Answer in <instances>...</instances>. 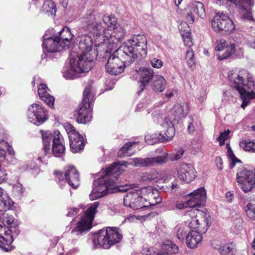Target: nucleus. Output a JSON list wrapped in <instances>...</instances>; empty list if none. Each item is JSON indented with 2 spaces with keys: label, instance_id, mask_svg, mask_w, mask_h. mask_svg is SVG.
<instances>
[{
  "label": "nucleus",
  "instance_id": "nucleus-1",
  "mask_svg": "<svg viewBox=\"0 0 255 255\" xmlns=\"http://www.w3.org/2000/svg\"><path fill=\"white\" fill-rule=\"evenodd\" d=\"M168 153L163 151L160 156L145 158H134L128 162L122 161L115 162L107 168L101 173V178L94 182V188L89 195L91 200L101 198L107 194L114 192V189L118 186L117 178L125 171L124 167L127 165L134 166L148 167L155 165H161L167 161Z\"/></svg>",
  "mask_w": 255,
  "mask_h": 255
},
{
  "label": "nucleus",
  "instance_id": "nucleus-2",
  "mask_svg": "<svg viewBox=\"0 0 255 255\" xmlns=\"http://www.w3.org/2000/svg\"><path fill=\"white\" fill-rule=\"evenodd\" d=\"M93 41L91 36L86 34L79 37V49L80 52L76 54L72 52L70 54V68L63 73L66 79H74L81 73H87L93 66V59L97 53L92 49Z\"/></svg>",
  "mask_w": 255,
  "mask_h": 255
},
{
  "label": "nucleus",
  "instance_id": "nucleus-3",
  "mask_svg": "<svg viewBox=\"0 0 255 255\" xmlns=\"http://www.w3.org/2000/svg\"><path fill=\"white\" fill-rule=\"evenodd\" d=\"M146 37L143 34L132 36L128 43L124 44L119 48V54L130 58V61H134L138 56L144 57L147 54Z\"/></svg>",
  "mask_w": 255,
  "mask_h": 255
},
{
  "label": "nucleus",
  "instance_id": "nucleus-4",
  "mask_svg": "<svg viewBox=\"0 0 255 255\" xmlns=\"http://www.w3.org/2000/svg\"><path fill=\"white\" fill-rule=\"evenodd\" d=\"M185 225L194 231L206 233L211 225L210 216L201 211L191 209L184 216Z\"/></svg>",
  "mask_w": 255,
  "mask_h": 255
},
{
  "label": "nucleus",
  "instance_id": "nucleus-5",
  "mask_svg": "<svg viewBox=\"0 0 255 255\" xmlns=\"http://www.w3.org/2000/svg\"><path fill=\"white\" fill-rule=\"evenodd\" d=\"M123 238L120 229L117 227H107L99 231L93 239V248L109 249L119 243Z\"/></svg>",
  "mask_w": 255,
  "mask_h": 255
},
{
  "label": "nucleus",
  "instance_id": "nucleus-6",
  "mask_svg": "<svg viewBox=\"0 0 255 255\" xmlns=\"http://www.w3.org/2000/svg\"><path fill=\"white\" fill-rule=\"evenodd\" d=\"M231 86L243 95L248 90L254 89V81L252 75L246 70H232L228 73Z\"/></svg>",
  "mask_w": 255,
  "mask_h": 255
},
{
  "label": "nucleus",
  "instance_id": "nucleus-7",
  "mask_svg": "<svg viewBox=\"0 0 255 255\" xmlns=\"http://www.w3.org/2000/svg\"><path fill=\"white\" fill-rule=\"evenodd\" d=\"M241 41L237 38H231L228 41L223 39L216 42V55L219 60H223L231 56L234 53L242 55L243 49L240 47Z\"/></svg>",
  "mask_w": 255,
  "mask_h": 255
},
{
  "label": "nucleus",
  "instance_id": "nucleus-8",
  "mask_svg": "<svg viewBox=\"0 0 255 255\" xmlns=\"http://www.w3.org/2000/svg\"><path fill=\"white\" fill-rule=\"evenodd\" d=\"M99 206V202H98L88 205L87 209L84 212L81 220L78 222L76 227L72 231L73 236L80 235L91 229L92 222Z\"/></svg>",
  "mask_w": 255,
  "mask_h": 255
},
{
  "label": "nucleus",
  "instance_id": "nucleus-9",
  "mask_svg": "<svg viewBox=\"0 0 255 255\" xmlns=\"http://www.w3.org/2000/svg\"><path fill=\"white\" fill-rule=\"evenodd\" d=\"M162 129L159 133V137L156 134H147L145 136V142L149 145H153L158 142H164L171 140L175 134V128L171 121L165 119L160 124Z\"/></svg>",
  "mask_w": 255,
  "mask_h": 255
},
{
  "label": "nucleus",
  "instance_id": "nucleus-10",
  "mask_svg": "<svg viewBox=\"0 0 255 255\" xmlns=\"http://www.w3.org/2000/svg\"><path fill=\"white\" fill-rule=\"evenodd\" d=\"M113 30L104 28V31L100 37L103 38V45L109 44L108 48L113 50L125 37L126 30L124 26L119 24L112 28Z\"/></svg>",
  "mask_w": 255,
  "mask_h": 255
},
{
  "label": "nucleus",
  "instance_id": "nucleus-11",
  "mask_svg": "<svg viewBox=\"0 0 255 255\" xmlns=\"http://www.w3.org/2000/svg\"><path fill=\"white\" fill-rule=\"evenodd\" d=\"M118 51L119 48L109 57L106 65V71L111 75H116L122 73L126 64L128 65L133 62L130 61V58L119 54Z\"/></svg>",
  "mask_w": 255,
  "mask_h": 255
},
{
  "label": "nucleus",
  "instance_id": "nucleus-12",
  "mask_svg": "<svg viewBox=\"0 0 255 255\" xmlns=\"http://www.w3.org/2000/svg\"><path fill=\"white\" fill-rule=\"evenodd\" d=\"M100 14L92 10H89L84 15L82 20L83 28L93 35L100 37L104 31L101 23L97 22L100 18Z\"/></svg>",
  "mask_w": 255,
  "mask_h": 255
},
{
  "label": "nucleus",
  "instance_id": "nucleus-13",
  "mask_svg": "<svg viewBox=\"0 0 255 255\" xmlns=\"http://www.w3.org/2000/svg\"><path fill=\"white\" fill-rule=\"evenodd\" d=\"M213 29L219 32H232L235 29V25L231 19L223 12H218L211 20Z\"/></svg>",
  "mask_w": 255,
  "mask_h": 255
},
{
  "label": "nucleus",
  "instance_id": "nucleus-14",
  "mask_svg": "<svg viewBox=\"0 0 255 255\" xmlns=\"http://www.w3.org/2000/svg\"><path fill=\"white\" fill-rule=\"evenodd\" d=\"M237 181L243 191L247 193L255 186V173L246 168H241L237 174Z\"/></svg>",
  "mask_w": 255,
  "mask_h": 255
},
{
  "label": "nucleus",
  "instance_id": "nucleus-15",
  "mask_svg": "<svg viewBox=\"0 0 255 255\" xmlns=\"http://www.w3.org/2000/svg\"><path fill=\"white\" fill-rule=\"evenodd\" d=\"M147 201L136 189H132L128 191L124 198V204L126 206L130 207L133 210L142 209L147 208Z\"/></svg>",
  "mask_w": 255,
  "mask_h": 255
},
{
  "label": "nucleus",
  "instance_id": "nucleus-16",
  "mask_svg": "<svg viewBox=\"0 0 255 255\" xmlns=\"http://www.w3.org/2000/svg\"><path fill=\"white\" fill-rule=\"evenodd\" d=\"M55 174L56 180L59 182L66 180L74 189L77 188L80 185L79 174L74 166L66 167L64 174L61 171H55Z\"/></svg>",
  "mask_w": 255,
  "mask_h": 255
},
{
  "label": "nucleus",
  "instance_id": "nucleus-17",
  "mask_svg": "<svg viewBox=\"0 0 255 255\" xmlns=\"http://www.w3.org/2000/svg\"><path fill=\"white\" fill-rule=\"evenodd\" d=\"M27 117L30 123L36 126L43 124L48 119L46 110L38 104H32L29 107Z\"/></svg>",
  "mask_w": 255,
  "mask_h": 255
},
{
  "label": "nucleus",
  "instance_id": "nucleus-18",
  "mask_svg": "<svg viewBox=\"0 0 255 255\" xmlns=\"http://www.w3.org/2000/svg\"><path fill=\"white\" fill-rule=\"evenodd\" d=\"M178 177L185 183L192 182L196 177L195 168L190 164L182 163L177 168Z\"/></svg>",
  "mask_w": 255,
  "mask_h": 255
},
{
  "label": "nucleus",
  "instance_id": "nucleus-19",
  "mask_svg": "<svg viewBox=\"0 0 255 255\" xmlns=\"http://www.w3.org/2000/svg\"><path fill=\"white\" fill-rule=\"evenodd\" d=\"M135 73L139 76L140 86L137 93L139 94L154 78V72L151 68L143 67L139 68L138 70H136Z\"/></svg>",
  "mask_w": 255,
  "mask_h": 255
},
{
  "label": "nucleus",
  "instance_id": "nucleus-20",
  "mask_svg": "<svg viewBox=\"0 0 255 255\" xmlns=\"http://www.w3.org/2000/svg\"><path fill=\"white\" fill-rule=\"evenodd\" d=\"M43 48L48 52H56L66 49L56 37H48L47 34L43 35Z\"/></svg>",
  "mask_w": 255,
  "mask_h": 255
},
{
  "label": "nucleus",
  "instance_id": "nucleus-21",
  "mask_svg": "<svg viewBox=\"0 0 255 255\" xmlns=\"http://www.w3.org/2000/svg\"><path fill=\"white\" fill-rule=\"evenodd\" d=\"M189 196L190 207L192 208L200 206L206 201L207 198L206 190L203 187L194 190L190 193Z\"/></svg>",
  "mask_w": 255,
  "mask_h": 255
},
{
  "label": "nucleus",
  "instance_id": "nucleus-22",
  "mask_svg": "<svg viewBox=\"0 0 255 255\" xmlns=\"http://www.w3.org/2000/svg\"><path fill=\"white\" fill-rule=\"evenodd\" d=\"M92 118L91 104L81 103L79 106L76 120L81 124H86L91 120Z\"/></svg>",
  "mask_w": 255,
  "mask_h": 255
},
{
  "label": "nucleus",
  "instance_id": "nucleus-23",
  "mask_svg": "<svg viewBox=\"0 0 255 255\" xmlns=\"http://www.w3.org/2000/svg\"><path fill=\"white\" fill-rule=\"evenodd\" d=\"M63 140V136L60 132L55 131L53 138L52 153L55 157H62L64 154L65 148Z\"/></svg>",
  "mask_w": 255,
  "mask_h": 255
},
{
  "label": "nucleus",
  "instance_id": "nucleus-24",
  "mask_svg": "<svg viewBox=\"0 0 255 255\" xmlns=\"http://www.w3.org/2000/svg\"><path fill=\"white\" fill-rule=\"evenodd\" d=\"M185 116L183 106L180 104L175 105L170 110L167 117L162 119L159 123L162 122L165 119H169L173 125L174 122H178ZM174 127V126L173 125Z\"/></svg>",
  "mask_w": 255,
  "mask_h": 255
},
{
  "label": "nucleus",
  "instance_id": "nucleus-25",
  "mask_svg": "<svg viewBox=\"0 0 255 255\" xmlns=\"http://www.w3.org/2000/svg\"><path fill=\"white\" fill-rule=\"evenodd\" d=\"M70 146L73 153L79 152L84 148L85 144L84 137L79 133L72 134L70 135Z\"/></svg>",
  "mask_w": 255,
  "mask_h": 255
},
{
  "label": "nucleus",
  "instance_id": "nucleus-26",
  "mask_svg": "<svg viewBox=\"0 0 255 255\" xmlns=\"http://www.w3.org/2000/svg\"><path fill=\"white\" fill-rule=\"evenodd\" d=\"M48 88L44 84H41L38 88V94L39 98L44 101L50 107H53L54 104L55 99L53 96L47 93Z\"/></svg>",
  "mask_w": 255,
  "mask_h": 255
},
{
  "label": "nucleus",
  "instance_id": "nucleus-27",
  "mask_svg": "<svg viewBox=\"0 0 255 255\" xmlns=\"http://www.w3.org/2000/svg\"><path fill=\"white\" fill-rule=\"evenodd\" d=\"M58 40H60V43L62 44L65 48L68 49L71 43V41L73 38V35L71 34L70 28L68 27H64L59 32L58 36H55Z\"/></svg>",
  "mask_w": 255,
  "mask_h": 255
},
{
  "label": "nucleus",
  "instance_id": "nucleus-28",
  "mask_svg": "<svg viewBox=\"0 0 255 255\" xmlns=\"http://www.w3.org/2000/svg\"><path fill=\"white\" fill-rule=\"evenodd\" d=\"M204 233L192 230L186 236V243L187 246L190 248H196L202 240V234Z\"/></svg>",
  "mask_w": 255,
  "mask_h": 255
},
{
  "label": "nucleus",
  "instance_id": "nucleus-29",
  "mask_svg": "<svg viewBox=\"0 0 255 255\" xmlns=\"http://www.w3.org/2000/svg\"><path fill=\"white\" fill-rule=\"evenodd\" d=\"M167 81L161 76L155 75L151 83V88L155 92H162L165 90L166 87Z\"/></svg>",
  "mask_w": 255,
  "mask_h": 255
},
{
  "label": "nucleus",
  "instance_id": "nucleus-30",
  "mask_svg": "<svg viewBox=\"0 0 255 255\" xmlns=\"http://www.w3.org/2000/svg\"><path fill=\"white\" fill-rule=\"evenodd\" d=\"M13 202L8 195L0 187V211H7L11 209Z\"/></svg>",
  "mask_w": 255,
  "mask_h": 255
},
{
  "label": "nucleus",
  "instance_id": "nucleus-31",
  "mask_svg": "<svg viewBox=\"0 0 255 255\" xmlns=\"http://www.w3.org/2000/svg\"><path fill=\"white\" fill-rule=\"evenodd\" d=\"M5 211H0V221L2 224H6L9 226L8 227H6L3 225H1L6 228V231H9L10 229H11V227H14V228L18 232V235L19 233V231L18 229L17 225L15 222H14V219L12 216L8 215V214L5 212L3 213V212Z\"/></svg>",
  "mask_w": 255,
  "mask_h": 255
},
{
  "label": "nucleus",
  "instance_id": "nucleus-32",
  "mask_svg": "<svg viewBox=\"0 0 255 255\" xmlns=\"http://www.w3.org/2000/svg\"><path fill=\"white\" fill-rule=\"evenodd\" d=\"M42 135V142L43 144V150L45 154L49 153L50 149V143L52 139V133L48 130H41Z\"/></svg>",
  "mask_w": 255,
  "mask_h": 255
},
{
  "label": "nucleus",
  "instance_id": "nucleus-33",
  "mask_svg": "<svg viewBox=\"0 0 255 255\" xmlns=\"http://www.w3.org/2000/svg\"><path fill=\"white\" fill-rule=\"evenodd\" d=\"M137 144L136 142H129L125 144L119 151L118 154L120 157L130 156L133 153L132 147L133 145Z\"/></svg>",
  "mask_w": 255,
  "mask_h": 255
},
{
  "label": "nucleus",
  "instance_id": "nucleus-34",
  "mask_svg": "<svg viewBox=\"0 0 255 255\" xmlns=\"http://www.w3.org/2000/svg\"><path fill=\"white\" fill-rule=\"evenodd\" d=\"M160 176L161 175L159 172L156 171H152L148 173H142L140 177V179L145 182H158V180L160 179Z\"/></svg>",
  "mask_w": 255,
  "mask_h": 255
},
{
  "label": "nucleus",
  "instance_id": "nucleus-35",
  "mask_svg": "<svg viewBox=\"0 0 255 255\" xmlns=\"http://www.w3.org/2000/svg\"><path fill=\"white\" fill-rule=\"evenodd\" d=\"M162 251L160 252L165 253V255L176 254L178 253V248L172 242L167 241L161 246Z\"/></svg>",
  "mask_w": 255,
  "mask_h": 255
},
{
  "label": "nucleus",
  "instance_id": "nucleus-36",
  "mask_svg": "<svg viewBox=\"0 0 255 255\" xmlns=\"http://www.w3.org/2000/svg\"><path fill=\"white\" fill-rule=\"evenodd\" d=\"M42 10L48 15H54L56 12V5L52 1H45L42 5Z\"/></svg>",
  "mask_w": 255,
  "mask_h": 255
},
{
  "label": "nucleus",
  "instance_id": "nucleus-37",
  "mask_svg": "<svg viewBox=\"0 0 255 255\" xmlns=\"http://www.w3.org/2000/svg\"><path fill=\"white\" fill-rule=\"evenodd\" d=\"M191 9L200 18L203 19L206 17L205 9L204 4L200 2H195L190 5Z\"/></svg>",
  "mask_w": 255,
  "mask_h": 255
},
{
  "label": "nucleus",
  "instance_id": "nucleus-38",
  "mask_svg": "<svg viewBox=\"0 0 255 255\" xmlns=\"http://www.w3.org/2000/svg\"><path fill=\"white\" fill-rule=\"evenodd\" d=\"M240 96L243 101L241 107L244 109L247 106L251 99L255 98V93L253 92V89L248 90Z\"/></svg>",
  "mask_w": 255,
  "mask_h": 255
},
{
  "label": "nucleus",
  "instance_id": "nucleus-39",
  "mask_svg": "<svg viewBox=\"0 0 255 255\" xmlns=\"http://www.w3.org/2000/svg\"><path fill=\"white\" fill-rule=\"evenodd\" d=\"M240 146L245 151L255 153V142L253 140H245L240 143Z\"/></svg>",
  "mask_w": 255,
  "mask_h": 255
},
{
  "label": "nucleus",
  "instance_id": "nucleus-40",
  "mask_svg": "<svg viewBox=\"0 0 255 255\" xmlns=\"http://www.w3.org/2000/svg\"><path fill=\"white\" fill-rule=\"evenodd\" d=\"M103 20L104 23L111 28L115 27L118 24L117 18L112 15H104Z\"/></svg>",
  "mask_w": 255,
  "mask_h": 255
},
{
  "label": "nucleus",
  "instance_id": "nucleus-41",
  "mask_svg": "<svg viewBox=\"0 0 255 255\" xmlns=\"http://www.w3.org/2000/svg\"><path fill=\"white\" fill-rule=\"evenodd\" d=\"M91 89L92 87L90 85L85 87L83 93V99L82 103L92 104L93 97L91 93Z\"/></svg>",
  "mask_w": 255,
  "mask_h": 255
},
{
  "label": "nucleus",
  "instance_id": "nucleus-42",
  "mask_svg": "<svg viewBox=\"0 0 255 255\" xmlns=\"http://www.w3.org/2000/svg\"><path fill=\"white\" fill-rule=\"evenodd\" d=\"M234 249V246L232 243H227L223 245L220 253L221 255H233Z\"/></svg>",
  "mask_w": 255,
  "mask_h": 255
},
{
  "label": "nucleus",
  "instance_id": "nucleus-43",
  "mask_svg": "<svg viewBox=\"0 0 255 255\" xmlns=\"http://www.w3.org/2000/svg\"><path fill=\"white\" fill-rule=\"evenodd\" d=\"M185 60L189 67L192 68L195 65V60L194 58V52L190 49L186 51Z\"/></svg>",
  "mask_w": 255,
  "mask_h": 255
},
{
  "label": "nucleus",
  "instance_id": "nucleus-44",
  "mask_svg": "<svg viewBox=\"0 0 255 255\" xmlns=\"http://www.w3.org/2000/svg\"><path fill=\"white\" fill-rule=\"evenodd\" d=\"M136 191L140 193V196H148L150 197H152L155 193L154 190L151 186L143 187L141 189H136Z\"/></svg>",
  "mask_w": 255,
  "mask_h": 255
},
{
  "label": "nucleus",
  "instance_id": "nucleus-45",
  "mask_svg": "<svg viewBox=\"0 0 255 255\" xmlns=\"http://www.w3.org/2000/svg\"><path fill=\"white\" fill-rule=\"evenodd\" d=\"M247 216L251 219H255V204L251 203H248L245 207Z\"/></svg>",
  "mask_w": 255,
  "mask_h": 255
},
{
  "label": "nucleus",
  "instance_id": "nucleus-46",
  "mask_svg": "<svg viewBox=\"0 0 255 255\" xmlns=\"http://www.w3.org/2000/svg\"><path fill=\"white\" fill-rule=\"evenodd\" d=\"M193 12L190 6H189L188 8L185 10V19L187 22L190 24L193 23L194 21Z\"/></svg>",
  "mask_w": 255,
  "mask_h": 255
},
{
  "label": "nucleus",
  "instance_id": "nucleus-47",
  "mask_svg": "<svg viewBox=\"0 0 255 255\" xmlns=\"http://www.w3.org/2000/svg\"><path fill=\"white\" fill-rule=\"evenodd\" d=\"M177 237L180 241H183L186 235L187 231L185 227L182 226H178L177 227Z\"/></svg>",
  "mask_w": 255,
  "mask_h": 255
},
{
  "label": "nucleus",
  "instance_id": "nucleus-48",
  "mask_svg": "<svg viewBox=\"0 0 255 255\" xmlns=\"http://www.w3.org/2000/svg\"><path fill=\"white\" fill-rule=\"evenodd\" d=\"M182 36L184 44L186 46L190 47L193 44L191 33L188 31L184 32L182 34Z\"/></svg>",
  "mask_w": 255,
  "mask_h": 255
},
{
  "label": "nucleus",
  "instance_id": "nucleus-49",
  "mask_svg": "<svg viewBox=\"0 0 255 255\" xmlns=\"http://www.w3.org/2000/svg\"><path fill=\"white\" fill-rule=\"evenodd\" d=\"M228 154L231 160V163L229 165L230 168H233L235 166L236 163L240 162V160L235 157L233 151L230 148L228 149Z\"/></svg>",
  "mask_w": 255,
  "mask_h": 255
},
{
  "label": "nucleus",
  "instance_id": "nucleus-50",
  "mask_svg": "<svg viewBox=\"0 0 255 255\" xmlns=\"http://www.w3.org/2000/svg\"><path fill=\"white\" fill-rule=\"evenodd\" d=\"M230 133V131L229 129L220 133V136L217 139L219 142L220 145L221 146L224 144L225 141L229 138Z\"/></svg>",
  "mask_w": 255,
  "mask_h": 255
},
{
  "label": "nucleus",
  "instance_id": "nucleus-51",
  "mask_svg": "<svg viewBox=\"0 0 255 255\" xmlns=\"http://www.w3.org/2000/svg\"><path fill=\"white\" fill-rule=\"evenodd\" d=\"M184 152V149L182 148H179L176 152L173 153L170 155L169 158L172 161L177 160L182 157Z\"/></svg>",
  "mask_w": 255,
  "mask_h": 255
},
{
  "label": "nucleus",
  "instance_id": "nucleus-52",
  "mask_svg": "<svg viewBox=\"0 0 255 255\" xmlns=\"http://www.w3.org/2000/svg\"><path fill=\"white\" fill-rule=\"evenodd\" d=\"M154 191L155 192V194H156V196H154V195H153V196L151 197V198H152L153 199V200H152L150 202L147 201L146 204H148L147 207L156 205L158 203H160L162 201L161 198L159 196L157 191L156 190H155Z\"/></svg>",
  "mask_w": 255,
  "mask_h": 255
},
{
  "label": "nucleus",
  "instance_id": "nucleus-53",
  "mask_svg": "<svg viewBox=\"0 0 255 255\" xmlns=\"http://www.w3.org/2000/svg\"><path fill=\"white\" fill-rule=\"evenodd\" d=\"M24 191L23 185L20 183H17L13 186V192L16 195L19 196L21 195Z\"/></svg>",
  "mask_w": 255,
  "mask_h": 255
},
{
  "label": "nucleus",
  "instance_id": "nucleus-54",
  "mask_svg": "<svg viewBox=\"0 0 255 255\" xmlns=\"http://www.w3.org/2000/svg\"><path fill=\"white\" fill-rule=\"evenodd\" d=\"M175 207L178 209H183L190 207L189 200L187 201L178 200L175 203Z\"/></svg>",
  "mask_w": 255,
  "mask_h": 255
},
{
  "label": "nucleus",
  "instance_id": "nucleus-55",
  "mask_svg": "<svg viewBox=\"0 0 255 255\" xmlns=\"http://www.w3.org/2000/svg\"><path fill=\"white\" fill-rule=\"evenodd\" d=\"M64 127L69 135V138H70V135H71L72 134L79 133L78 131H76L75 128L68 123L65 124Z\"/></svg>",
  "mask_w": 255,
  "mask_h": 255
},
{
  "label": "nucleus",
  "instance_id": "nucleus-56",
  "mask_svg": "<svg viewBox=\"0 0 255 255\" xmlns=\"http://www.w3.org/2000/svg\"><path fill=\"white\" fill-rule=\"evenodd\" d=\"M150 64L152 67L157 69L161 68L163 65V61L156 58H153L150 60Z\"/></svg>",
  "mask_w": 255,
  "mask_h": 255
},
{
  "label": "nucleus",
  "instance_id": "nucleus-57",
  "mask_svg": "<svg viewBox=\"0 0 255 255\" xmlns=\"http://www.w3.org/2000/svg\"><path fill=\"white\" fill-rule=\"evenodd\" d=\"M142 255H170V254L165 255L164 252H156L151 249H144L142 250Z\"/></svg>",
  "mask_w": 255,
  "mask_h": 255
},
{
  "label": "nucleus",
  "instance_id": "nucleus-58",
  "mask_svg": "<svg viewBox=\"0 0 255 255\" xmlns=\"http://www.w3.org/2000/svg\"><path fill=\"white\" fill-rule=\"evenodd\" d=\"M159 174L161 176L160 179L158 180V181L168 182L173 177L170 173H164L163 174L159 173Z\"/></svg>",
  "mask_w": 255,
  "mask_h": 255
},
{
  "label": "nucleus",
  "instance_id": "nucleus-59",
  "mask_svg": "<svg viewBox=\"0 0 255 255\" xmlns=\"http://www.w3.org/2000/svg\"><path fill=\"white\" fill-rule=\"evenodd\" d=\"M215 162L217 168L219 170H222L223 169V162L221 157L220 156L216 157L215 158Z\"/></svg>",
  "mask_w": 255,
  "mask_h": 255
},
{
  "label": "nucleus",
  "instance_id": "nucleus-60",
  "mask_svg": "<svg viewBox=\"0 0 255 255\" xmlns=\"http://www.w3.org/2000/svg\"><path fill=\"white\" fill-rule=\"evenodd\" d=\"M212 246L213 248L218 250L219 252H220V249H221L223 246L221 242L218 240L213 241L212 243Z\"/></svg>",
  "mask_w": 255,
  "mask_h": 255
},
{
  "label": "nucleus",
  "instance_id": "nucleus-61",
  "mask_svg": "<svg viewBox=\"0 0 255 255\" xmlns=\"http://www.w3.org/2000/svg\"><path fill=\"white\" fill-rule=\"evenodd\" d=\"M79 209L76 208L69 209L67 214V216L68 217H71L77 214L79 212Z\"/></svg>",
  "mask_w": 255,
  "mask_h": 255
},
{
  "label": "nucleus",
  "instance_id": "nucleus-62",
  "mask_svg": "<svg viewBox=\"0 0 255 255\" xmlns=\"http://www.w3.org/2000/svg\"><path fill=\"white\" fill-rule=\"evenodd\" d=\"M195 123L193 119H192V122H190L188 127V129L190 133H193L195 130Z\"/></svg>",
  "mask_w": 255,
  "mask_h": 255
},
{
  "label": "nucleus",
  "instance_id": "nucleus-63",
  "mask_svg": "<svg viewBox=\"0 0 255 255\" xmlns=\"http://www.w3.org/2000/svg\"><path fill=\"white\" fill-rule=\"evenodd\" d=\"M178 179H175L174 180V182L172 183V185L171 186L172 191H176L177 189H178L179 185H178Z\"/></svg>",
  "mask_w": 255,
  "mask_h": 255
},
{
  "label": "nucleus",
  "instance_id": "nucleus-64",
  "mask_svg": "<svg viewBox=\"0 0 255 255\" xmlns=\"http://www.w3.org/2000/svg\"><path fill=\"white\" fill-rule=\"evenodd\" d=\"M226 198L228 202H231L234 199V195L231 191L228 192L226 194Z\"/></svg>",
  "mask_w": 255,
  "mask_h": 255
}]
</instances>
